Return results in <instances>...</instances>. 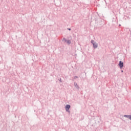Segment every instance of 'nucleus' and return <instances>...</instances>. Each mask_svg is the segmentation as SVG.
Here are the masks:
<instances>
[{
	"label": "nucleus",
	"instance_id": "f257e3e1",
	"mask_svg": "<svg viewBox=\"0 0 131 131\" xmlns=\"http://www.w3.org/2000/svg\"><path fill=\"white\" fill-rule=\"evenodd\" d=\"M92 43L93 45V47H94V48H95V49H96V48H98V44L97 43L95 42V41L93 40H92Z\"/></svg>",
	"mask_w": 131,
	"mask_h": 131
},
{
	"label": "nucleus",
	"instance_id": "f03ea898",
	"mask_svg": "<svg viewBox=\"0 0 131 131\" xmlns=\"http://www.w3.org/2000/svg\"><path fill=\"white\" fill-rule=\"evenodd\" d=\"M119 66V67H120L121 69L122 68V67H123V62L121 61H120Z\"/></svg>",
	"mask_w": 131,
	"mask_h": 131
},
{
	"label": "nucleus",
	"instance_id": "7ed1b4c3",
	"mask_svg": "<svg viewBox=\"0 0 131 131\" xmlns=\"http://www.w3.org/2000/svg\"><path fill=\"white\" fill-rule=\"evenodd\" d=\"M69 109H70V105H67L66 106V111H69Z\"/></svg>",
	"mask_w": 131,
	"mask_h": 131
},
{
	"label": "nucleus",
	"instance_id": "20e7f679",
	"mask_svg": "<svg viewBox=\"0 0 131 131\" xmlns=\"http://www.w3.org/2000/svg\"><path fill=\"white\" fill-rule=\"evenodd\" d=\"M124 117H127L128 118H129V119L131 120V116L124 115Z\"/></svg>",
	"mask_w": 131,
	"mask_h": 131
},
{
	"label": "nucleus",
	"instance_id": "39448f33",
	"mask_svg": "<svg viewBox=\"0 0 131 131\" xmlns=\"http://www.w3.org/2000/svg\"><path fill=\"white\" fill-rule=\"evenodd\" d=\"M67 43H68L69 45V44H70V43L71 42L70 41V40H68V41H67Z\"/></svg>",
	"mask_w": 131,
	"mask_h": 131
},
{
	"label": "nucleus",
	"instance_id": "423d86ee",
	"mask_svg": "<svg viewBox=\"0 0 131 131\" xmlns=\"http://www.w3.org/2000/svg\"><path fill=\"white\" fill-rule=\"evenodd\" d=\"M69 30H71V29H68Z\"/></svg>",
	"mask_w": 131,
	"mask_h": 131
},
{
	"label": "nucleus",
	"instance_id": "0eeeda50",
	"mask_svg": "<svg viewBox=\"0 0 131 131\" xmlns=\"http://www.w3.org/2000/svg\"><path fill=\"white\" fill-rule=\"evenodd\" d=\"M121 72H123V71H121Z\"/></svg>",
	"mask_w": 131,
	"mask_h": 131
}]
</instances>
